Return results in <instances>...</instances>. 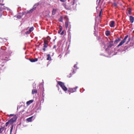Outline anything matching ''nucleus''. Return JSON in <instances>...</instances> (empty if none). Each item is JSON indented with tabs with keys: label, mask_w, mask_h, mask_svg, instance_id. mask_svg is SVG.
I'll return each instance as SVG.
<instances>
[{
	"label": "nucleus",
	"mask_w": 134,
	"mask_h": 134,
	"mask_svg": "<svg viewBox=\"0 0 134 134\" xmlns=\"http://www.w3.org/2000/svg\"><path fill=\"white\" fill-rule=\"evenodd\" d=\"M16 120V119L15 117H13L11 119L8 121L6 122L5 124L6 126H7L9 124L10 125L12 124Z\"/></svg>",
	"instance_id": "obj_1"
},
{
	"label": "nucleus",
	"mask_w": 134,
	"mask_h": 134,
	"mask_svg": "<svg viewBox=\"0 0 134 134\" xmlns=\"http://www.w3.org/2000/svg\"><path fill=\"white\" fill-rule=\"evenodd\" d=\"M58 83L64 90L66 91L67 90V88L65 86L64 83L61 82H58Z\"/></svg>",
	"instance_id": "obj_2"
},
{
	"label": "nucleus",
	"mask_w": 134,
	"mask_h": 134,
	"mask_svg": "<svg viewBox=\"0 0 134 134\" xmlns=\"http://www.w3.org/2000/svg\"><path fill=\"white\" fill-rule=\"evenodd\" d=\"M128 37V35L126 36L123 40L118 45V46L119 47L123 44L125 42Z\"/></svg>",
	"instance_id": "obj_3"
},
{
	"label": "nucleus",
	"mask_w": 134,
	"mask_h": 134,
	"mask_svg": "<svg viewBox=\"0 0 134 134\" xmlns=\"http://www.w3.org/2000/svg\"><path fill=\"white\" fill-rule=\"evenodd\" d=\"M77 88V87H76L75 88H70L69 89V91L71 92H73L76 91V89Z\"/></svg>",
	"instance_id": "obj_4"
},
{
	"label": "nucleus",
	"mask_w": 134,
	"mask_h": 134,
	"mask_svg": "<svg viewBox=\"0 0 134 134\" xmlns=\"http://www.w3.org/2000/svg\"><path fill=\"white\" fill-rule=\"evenodd\" d=\"M5 127L4 125L0 126V133H1L3 130L4 129Z\"/></svg>",
	"instance_id": "obj_5"
},
{
	"label": "nucleus",
	"mask_w": 134,
	"mask_h": 134,
	"mask_svg": "<svg viewBox=\"0 0 134 134\" xmlns=\"http://www.w3.org/2000/svg\"><path fill=\"white\" fill-rule=\"evenodd\" d=\"M115 22L114 21H111L110 22V26L111 27H113L114 26Z\"/></svg>",
	"instance_id": "obj_6"
},
{
	"label": "nucleus",
	"mask_w": 134,
	"mask_h": 134,
	"mask_svg": "<svg viewBox=\"0 0 134 134\" xmlns=\"http://www.w3.org/2000/svg\"><path fill=\"white\" fill-rule=\"evenodd\" d=\"M130 22L132 23L134 21V18L132 16H130Z\"/></svg>",
	"instance_id": "obj_7"
},
{
	"label": "nucleus",
	"mask_w": 134,
	"mask_h": 134,
	"mask_svg": "<svg viewBox=\"0 0 134 134\" xmlns=\"http://www.w3.org/2000/svg\"><path fill=\"white\" fill-rule=\"evenodd\" d=\"M48 42L47 41H44V47H47L48 46Z\"/></svg>",
	"instance_id": "obj_8"
},
{
	"label": "nucleus",
	"mask_w": 134,
	"mask_h": 134,
	"mask_svg": "<svg viewBox=\"0 0 134 134\" xmlns=\"http://www.w3.org/2000/svg\"><path fill=\"white\" fill-rule=\"evenodd\" d=\"M69 25H70V23L68 21H66L65 23V27L66 28H67Z\"/></svg>",
	"instance_id": "obj_9"
},
{
	"label": "nucleus",
	"mask_w": 134,
	"mask_h": 134,
	"mask_svg": "<svg viewBox=\"0 0 134 134\" xmlns=\"http://www.w3.org/2000/svg\"><path fill=\"white\" fill-rule=\"evenodd\" d=\"M36 7H34L32 9L30 10L27 13H30L34 11L35 9H36Z\"/></svg>",
	"instance_id": "obj_10"
},
{
	"label": "nucleus",
	"mask_w": 134,
	"mask_h": 134,
	"mask_svg": "<svg viewBox=\"0 0 134 134\" xmlns=\"http://www.w3.org/2000/svg\"><path fill=\"white\" fill-rule=\"evenodd\" d=\"M37 59L35 58V59H30V61L32 62H35L37 61Z\"/></svg>",
	"instance_id": "obj_11"
},
{
	"label": "nucleus",
	"mask_w": 134,
	"mask_h": 134,
	"mask_svg": "<svg viewBox=\"0 0 134 134\" xmlns=\"http://www.w3.org/2000/svg\"><path fill=\"white\" fill-rule=\"evenodd\" d=\"M33 116H32L26 119V120L28 122H31L32 121V119L33 118Z\"/></svg>",
	"instance_id": "obj_12"
},
{
	"label": "nucleus",
	"mask_w": 134,
	"mask_h": 134,
	"mask_svg": "<svg viewBox=\"0 0 134 134\" xmlns=\"http://www.w3.org/2000/svg\"><path fill=\"white\" fill-rule=\"evenodd\" d=\"M33 102V100H31L27 101L26 103V104H27V105H29L31 103H32Z\"/></svg>",
	"instance_id": "obj_13"
},
{
	"label": "nucleus",
	"mask_w": 134,
	"mask_h": 134,
	"mask_svg": "<svg viewBox=\"0 0 134 134\" xmlns=\"http://www.w3.org/2000/svg\"><path fill=\"white\" fill-rule=\"evenodd\" d=\"M57 11V9H54L53 10L52 12V14L53 15H55Z\"/></svg>",
	"instance_id": "obj_14"
},
{
	"label": "nucleus",
	"mask_w": 134,
	"mask_h": 134,
	"mask_svg": "<svg viewBox=\"0 0 134 134\" xmlns=\"http://www.w3.org/2000/svg\"><path fill=\"white\" fill-rule=\"evenodd\" d=\"M48 58H47V60H51V57L50 55L49 54L47 55Z\"/></svg>",
	"instance_id": "obj_15"
},
{
	"label": "nucleus",
	"mask_w": 134,
	"mask_h": 134,
	"mask_svg": "<svg viewBox=\"0 0 134 134\" xmlns=\"http://www.w3.org/2000/svg\"><path fill=\"white\" fill-rule=\"evenodd\" d=\"M37 90L36 89H33L32 91V94H34L35 93H36L37 92Z\"/></svg>",
	"instance_id": "obj_16"
},
{
	"label": "nucleus",
	"mask_w": 134,
	"mask_h": 134,
	"mask_svg": "<svg viewBox=\"0 0 134 134\" xmlns=\"http://www.w3.org/2000/svg\"><path fill=\"white\" fill-rule=\"evenodd\" d=\"M106 35L107 36H108L110 34L109 32V31H107L105 32Z\"/></svg>",
	"instance_id": "obj_17"
},
{
	"label": "nucleus",
	"mask_w": 134,
	"mask_h": 134,
	"mask_svg": "<svg viewBox=\"0 0 134 134\" xmlns=\"http://www.w3.org/2000/svg\"><path fill=\"white\" fill-rule=\"evenodd\" d=\"M120 41V39L119 38H118L117 39H116L115 41V43H117L118 42H119Z\"/></svg>",
	"instance_id": "obj_18"
},
{
	"label": "nucleus",
	"mask_w": 134,
	"mask_h": 134,
	"mask_svg": "<svg viewBox=\"0 0 134 134\" xmlns=\"http://www.w3.org/2000/svg\"><path fill=\"white\" fill-rule=\"evenodd\" d=\"M13 125H12V126L11 127V129L10 130V134H11L12 132V131L13 129Z\"/></svg>",
	"instance_id": "obj_19"
},
{
	"label": "nucleus",
	"mask_w": 134,
	"mask_h": 134,
	"mask_svg": "<svg viewBox=\"0 0 134 134\" xmlns=\"http://www.w3.org/2000/svg\"><path fill=\"white\" fill-rule=\"evenodd\" d=\"M34 29V28L33 27H32L30 28L29 31L31 32Z\"/></svg>",
	"instance_id": "obj_20"
},
{
	"label": "nucleus",
	"mask_w": 134,
	"mask_h": 134,
	"mask_svg": "<svg viewBox=\"0 0 134 134\" xmlns=\"http://www.w3.org/2000/svg\"><path fill=\"white\" fill-rule=\"evenodd\" d=\"M30 31L29 30L28 31H26V32H25V34H26V35H27V34H29L30 33Z\"/></svg>",
	"instance_id": "obj_21"
},
{
	"label": "nucleus",
	"mask_w": 134,
	"mask_h": 134,
	"mask_svg": "<svg viewBox=\"0 0 134 134\" xmlns=\"http://www.w3.org/2000/svg\"><path fill=\"white\" fill-rule=\"evenodd\" d=\"M113 5L115 7H116L117 6V4L115 3H114L113 4Z\"/></svg>",
	"instance_id": "obj_22"
},
{
	"label": "nucleus",
	"mask_w": 134,
	"mask_h": 134,
	"mask_svg": "<svg viewBox=\"0 0 134 134\" xmlns=\"http://www.w3.org/2000/svg\"><path fill=\"white\" fill-rule=\"evenodd\" d=\"M128 13L129 14H130L131 12V10L130 9H129L128 10Z\"/></svg>",
	"instance_id": "obj_23"
},
{
	"label": "nucleus",
	"mask_w": 134,
	"mask_h": 134,
	"mask_svg": "<svg viewBox=\"0 0 134 134\" xmlns=\"http://www.w3.org/2000/svg\"><path fill=\"white\" fill-rule=\"evenodd\" d=\"M101 1V0H97V2H98V3H99Z\"/></svg>",
	"instance_id": "obj_24"
},
{
	"label": "nucleus",
	"mask_w": 134,
	"mask_h": 134,
	"mask_svg": "<svg viewBox=\"0 0 134 134\" xmlns=\"http://www.w3.org/2000/svg\"><path fill=\"white\" fill-rule=\"evenodd\" d=\"M17 18H20L21 17L20 16L18 15V16H17Z\"/></svg>",
	"instance_id": "obj_25"
},
{
	"label": "nucleus",
	"mask_w": 134,
	"mask_h": 134,
	"mask_svg": "<svg viewBox=\"0 0 134 134\" xmlns=\"http://www.w3.org/2000/svg\"><path fill=\"white\" fill-rule=\"evenodd\" d=\"M64 34V31H62V32H61V34L62 35H63Z\"/></svg>",
	"instance_id": "obj_26"
},
{
	"label": "nucleus",
	"mask_w": 134,
	"mask_h": 134,
	"mask_svg": "<svg viewBox=\"0 0 134 134\" xmlns=\"http://www.w3.org/2000/svg\"><path fill=\"white\" fill-rule=\"evenodd\" d=\"M66 0H60V1L62 2H64Z\"/></svg>",
	"instance_id": "obj_27"
},
{
	"label": "nucleus",
	"mask_w": 134,
	"mask_h": 134,
	"mask_svg": "<svg viewBox=\"0 0 134 134\" xmlns=\"http://www.w3.org/2000/svg\"><path fill=\"white\" fill-rule=\"evenodd\" d=\"M56 46L55 45H54L53 46V48H56Z\"/></svg>",
	"instance_id": "obj_28"
},
{
	"label": "nucleus",
	"mask_w": 134,
	"mask_h": 134,
	"mask_svg": "<svg viewBox=\"0 0 134 134\" xmlns=\"http://www.w3.org/2000/svg\"><path fill=\"white\" fill-rule=\"evenodd\" d=\"M61 32V30L59 31H58V33H60V32Z\"/></svg>",
	"instance_id": "obj_29"
},
{
	"label": "nucleus",
	"mask_w": 134,
	"mask_h": 134,
	"mask_svg": "<svg viewBox=\"0 0 134 134\" xmlns=\"http://www.w3.org/2000/svg\"><path fill=\"white\" fill-rule=\"evenodd\" d=\"M130 38H129L128 39V41H129V42L130 41Z\"/></svg>",
	"instance_id": "obj_30"
},
{
	"label": "nucleus",
	"mask_w": 134,
	"mask_h": 134,
	"mask_svg": "<svg viewBox=\"0 0 134 134\" xmlns=\"http://www.w3.org/2000/svg\"><path fill=\"white\" fill-rule=\"evenodd\" d=\"M43 50L44 51H45V48H43Z\"/></svg>",
	"instance_id": "obj_31"
},
{
	"label": "nucleus",
	"mask_w": 134,
	"mask_h": 134,
	"mask_svg": "<svg viewBox=\"0 0 134 134\" xmlns=\"http://www.w3.org/2000/svg\"><path fill=\"white\" fill-rule=\"evenodd\" d=\"M101 12H100V14L99 15V16H100V14H101Z\"/></svg>",
	"instance_id": "obj_32"
},
{
	"label": "nucleus",
	"mask_w": 134,
	"mask_h": 134,
	"mask_svg": "<svg viewBox=\"0 0 134 134\" xmlns=\"http://www.w3.org/2000/svg\"><path fill=\"white\" fill-rule=\"evenodd\" d=\"M129 42V41H127L126 42V44H127Z\"/></svg>",
	"instance_id": "obj_33"
},
{
	"label": "nucleus",
	"mask_w": 134,
	"mask_h": 134,
	"mask_svg": "<svg viewBox=\"0 0 134 134\" xmlns=\"http://www.w3.org/2000/svg\"><path fill=\"white\" fill-rule=\"evenodd\" d=\"M76 65H75L74 66V67L75 68L76 67Z\"/></svg>",
	"instance_id": "obj_34"
},
{
	"label": "nucleus",
	"mask_w": 134,
	"mask_h": 134,
	"mask_svg": "<svg viewBox=\"0 0 134 134\" xmlns=\"http://www.w3.org/2000/svg\"><path fill=\"white\" fill-rule=\"evenodd\" d=\"M3 9H1L0 10H3Z\"/></svg>",
	"instance_id": "obj_35"
},
{
	"label": "nucleus",
	"mask_w": 134,
	"mask_h": 134,
	"mask_svg": "<svg viewBox=\"0 0 134 134\" xmlns=\"http://www.w3.org/2000/svg\"><path fill=\"white\" fill-rule=\"evenodd\" d=\"M73 72H74V73H75V72H74V70H73Z\"/></svg>",
	"instance_id": "obj_36"
},
{
	"label": "nucleus",
	"mask_w": 134,
	"mask_h": 134,
	"mask_svg": "<svg viewBox=\"0 0 134 134\" xmlns=\"http://www.w3.org/2000/svg\"><path fill=\"white\" fill-rule=\"evenodd\" d=\"M10 116H13V115H12V114H10Z\"/></svg>",
	"instance_id": "obj_37"
},
{
	"label": "nucleus",
	"mask_w": 134,
	"mask_h": 134,
	"mask_svg": "<svg viewBox=\"0 0 134 134\" xmlns=\"http://www.w3.org/2000/svg\"><path fill=\"white\" fill-rule=\"evenodd\" d=\"M133 33L134 34V30L133 31Z\"/></svg>",
	"instance_id": "obj_38"
}]
</instances>
